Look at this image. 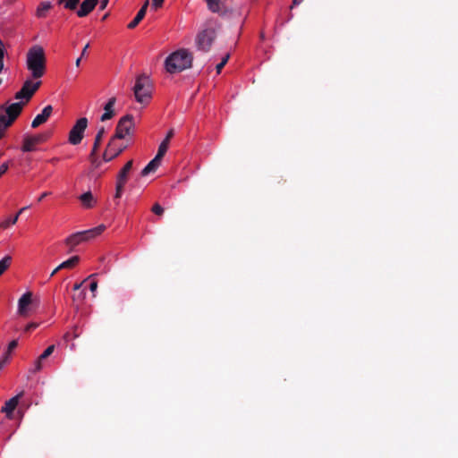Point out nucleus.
I'll return each instance as SVG.
<instances>
[{"instance_id":"f257e3e1","label":"nucleus","mask_w":458,"mask_h":458,"mask_svg":"<svg viewBox=\"0 0 458 458\" xmlns=\"http://www.w3.org/2000/svg\"><path fill=\"white\" fill-rule=\"evenodd\" d=\"M26 65L33 79H39L45 74L47 57L42 47L36 45L29 49L26 56Z\"/></svg>"},{"instance_id":"f03ea898","label":"nucleus","mask_w":458,"mask_h":458,"mask_svg":"<svg viewBox=\"0 0 458 458\" xmlns=\"http://www.w3.org/2000/svg\"><path fill=\"white\" fill-rule=\"evenodd\" d=\"M193 56L187 49H180L166 57L165 64L169 73L180 72L191 67Z\"/></svg>"},{"instance_id":"7ed1b4c3","label":"nucleus","mask_w":458,"mask_h":458,"mask_svg":"<svg viewBox=\"0 0 458 458\" xmlns=\"http://www.w3.org/2000/svg\"><path fill=\"white\" fill-rule=\"evenodd\" d=\"M135 99L141 105H148L151 99V85L148 78L140 75L137 78L133 87Z\"/></svg>"},{"instance_id":"20e7f679","label":"nucleus","mask_w":458,"mask_h":458,"mask_svg":"<svg viewBox=\"0 0 458 458\" xmlns=\"http://www.w3.org/2000/svg\"><path fill=\"white\" fill-rule=\"evenodd\" d=\"M216 38V30L214 28H207L199 31L195 39L198 50L208 52Z\"/></svg>"},{"instance_id":"39448f33","label":"nucleus","mask_w":458,"mask_h":458,"mask_svg":"<svg viewBox=\"0 0 458 458\" xmlns=\"http://www.w3.org/2000/svg\"><path fill=\"white\" fill-rule=\"evenodd\" d=\"M134 126V116L130 114H125L124 116L121 117L120 120L118 121L115 128V133L113 137L118 140L124 139L126 136L131 135L132 133Z\"/></svg>"},{"instance_id":"423d86ee","label":"nucleus","mask_w":458,"mask_h":458,"mask_svg":"<svg viewBox=\"0 0 458 458\" xmlns=\"http://www.w3.org/2000/svg\"><path fill=\"white\" fill-rule=\"evenodd\" d=\"M51 136L50 131L41 132L36 135H24L21 150L23 152H32L36 150V146L46 142Z\"/></svg>"},{"instance_id":"0eeeda50","label":"nucleus","mask_w":458,"mask_h":458,"mask_svg":"<svg viewBox=\"0 0 458 458\" xmlns=\"http://www.w3.org/2000/svg\"><path fill=\"white\" fill-rule=\"evenodd\" d=\"M88 127V119L81 117L77 120L69 132L68 140L72 145H78L81 142L85 130Z\"/></svg>"},{"instance_id":"6e6552de","label":"nucleus","mask_w":458,"mask_h":458,"mask_svg":"<svg viewBox=\"0 0 458 458\" xmlns=\"http://www.w3.org/2000/svg\"><path fill=\"white\" fill-rule=\"evenodd\" d=\"M40 85L41 81L32 82L30 80H27L23 83L21 89L16 92L14 98L16 99L25 98L26 102H28L32 98L34 93L38 89Z\"/></svg>"},{"instance_id":"1a4fd4ad","label":"nucleus","mask_w":458,"mask_h":458,"mask_svg":"<svg viewBox=\"0 0 458 458\" xmlns=\"http://www.w3.org/2000/svg\"><path fill=\"white\" fill-rule=\"evenodd\" d=\"M117 140L118 139H114V137H112L109 140L108 145L103 153V160L105 162H109L114 158L117 157L126 148V146L124 145H118L116 143Z\"/></svg>"},{"instance_id":"9d476101","label":"nucleus","mask_w":458,"mask_h":458,"mask_svg":"<svg viewBox=\"0 0 458 458\" xmlns=\"http://www.w3.org/2000/svg\"><path fill=\"white\" fill-rule=\"evenodd\" d=\"M24 105H25V103H23V102H17V103H13V104L9 105L8 106H2L0 108L2 110H4V114L9 118V122H12L13 123V122L21 114Z\"/></svg>"},{"instance_id":"9b49d317","label":"nucleus","mask_w":458,"mask_h":458,"mask_svg":"<svg viewBox=\"0 0 458 458\" xmlns=\"http://www.w3.org/2000/svg\"><path fill=\"white\" fill-rule=\"evenodd\" d=\"M32 293L27 292L18 301V314L25 317L28 315L29 306L32 304Z\"/></svg>"},{"instance_id":"f8f14e48","label":"nucleus","mask_w":458,"mask_h":458,"mask_svg":"<svg viewBox=\"0 0 458 458\" xmlns=\"http://www.w3.org/2000/svg\"><path fill=\"white\" fill-rule=\"evenodd\" d=\"M23 391H21L20 394L15 395L14 397L9 399L5 402L4 405L1 408V411L5 413L6 416L11 419L13 416V411L16 409L20 398L23 396Z\"/></svg>"},{"instance_id":"ddd939ff","label":"nucleus","mask_w":458,"mask_h":458,"mask_svg":"<svg viewBox=\"0 0 458 458\" xmlns=\"http://www.w3.org/2000/svg\"><path fill=\"white\" fill-rule=\"evenodd\" d=\"M53 112V107L51 105H48L45 106L41 112V114H38L32 121L31 127L37 128L39 125L45 123L48 118L51 116Z\"/></svg>"},{"instance_id":"4468645a","label":"nucleus","mask_w":458,"mask_h":458,"mask_svg":"<svg viewBox=\"0 0 458 458\" xmlns=\"http://www.w3.org/2000/svg\"><path fill=\"white\" fill-rule=\"evenodd\" d=\"M98 0H84L77 12L79 17H85L89 14L98 4Z\"/></svg>"},{"instance_id":"2eb2a0df","label":"nucleus","mask_w":458,"mask_h":458,"mask_svg":"<svg viewBox=\"0 0 458 458\" xmlns=\"http://www.w3.org/2000/svg\"><path fill=\"white\" fill-rule=\"evenodd\" d=\"M132 165H133L132 160L128 161L124 165V166L120 170V172L117 174L116 182L126 184L128 178H129V174L132 168Z\"/></svg>"},{"instance_id":"dca6fc26","label":"nucleus","mask_w":458,"mask_h":458,"mask_svg":"<svg viewBox=\"0 0 458 458\" xmlns=\"http://www.w3.org/2000/svg\"><path fill=\"white\" fill-rule=\"evenodd\" d=\"M148 6V0H147L144 4L141 6L134 19L128 24V29L132 30L134 29L145 17L146 12Z\"/></svg>"},{"instance_id":"f3484780","label":"nucleus","mask_w":458,"mask_h":458,"mask_svg":"<svg viewBox=\"0 0 458 458\" xmlns=\"http://www.w3.org/2000/svg\"><path fill=\"white\" fill-rule=\"evenodd\" d=\"M116 98L114 97H112L109 98L107 103L104 106L105 113L101 115L100 120L102 122H105L106 120L111 119L114 115V112L113 110V107L115 104Z\"/></svg>"},{"instance_id":"a211bd4d","label":"nucleus","mask_w":458,"mask_h":458,"mask_svg":"<svg viewBox=\"0 0 458 458\" xmlns=\"http://www.w3.org/2000/svg\"><path fill=\"white\" fill-rule=\"evenodd\" d=\"M105 229H106V226L104 225H100L97 227H94V228H91V229H89L86 231H81V233L85 242H87V241L94 239L98 235L101 234L105 231Z\"/></svg>"},{"instance_id":"6ab92c4d","label":"nucleus","mask_w":458,"mask_h":458,"mask_svg":"<svg viewBox=\"0 0 458 458\" xmlns=\"http://www.w3.org/2000/svg\"><path fill=\"white\" fill-rule=\"evenodd\" d=\"M85 242V240H84V238H83V236H82V234H81V232H78V233H73V234L70 235V236L65 240V243H66V245H68V246L70 247V251H72V250H73V249H74L77 245H79V244H81V243H82V242Z\"/></svg>"},{"instance_id":"aec40b11","label":"nucleus","mask_w":458,"mask_h":458,"mask_svg":"<svg viewBox=\"0 0 458 458\" xmlns=\"http://www.w3.org/2000/svg\"><path fill=\"white\" fill-rule=\"evenodd\" d=\"M161 158L156 156L141 171V176H147L150 173L155 172L161 164Z\"/></svg>"},{"instance_id":"412c9836","label":"nucleus","mask_w":458,"mask_h":458,"mask_svg":"<svg viewBox=\"0 0 458 458\" xmlns=\"http://www.w3.org/2000/svg\"><path fill=\"white\" fill-rule=\"evenodd\" d=\"M207 4L208 9L213 13H217L220 16H224L225 12L221 8V1L220 0H204Z\"/></svg>"},{"instance_id":"4be33fe9","label":"nucleus","mask_w":458,"mask_h":458,"mask_svg":"<svg viewBox=\"0 0 458 458\" xmlns=\"http://www.w3.org/2000/svg\"><path fill=\"white\" fill-rule=\"evenodd\" d=\"M80 200L84 208H91L94 207L96 200L91 193V191H87L80 196Z\"/></svg>"},{"instance_id":"5701e85b","label":"nucleus","mask_w":458,"mask_h":458,"mask_svg":"<svg viewBox=\"0 0 458 458\" xmlns=\"http://www.w3.org/2000/svg\"><path fill=\"white\" fill-rule=\"evenodd\" d=\"M13 124L5 114L0 113V140L4 136L5 131Z\"/></svg>"},{"instance_id":"b1692460","label":"nucleus","mask_w":458,"mask_h":458,"mask_svg":"<svg viewBox=\"0 0 458 458\" xmlns=\"http://www.w3.org/2000/svg\"><path fill=\"white\" fill-rule=\"evenodd\" d=\"M106 131H105V128L103 126H101L98 132H97V135L95 137V140H94V143H93V154L94 153H97L98 152V149L101 144V141H102V139L104 137V134H105Z\"/></svg>"},{"instance_id":"393cba45","label":"nucleus","mask_w":458,"mask_h":458,"mask_svg":"<svg viewBox=\"0 0 458 458\" xmlns=\"http://www.w3.org/2000/svg\"><path fill=\"white\" fill-rule=\"evenodd\" d=\"M80 261L79 256H73L70 258L69 259L64 261L58 266V268H72L74 267Z\"/></svg>"},{"instance_id":"a878e982","label":"nucleus","mask_w":458,"mask_h":458,"mask_svg":"<svg viewBox=\"0 0 458 458\" xmlns=\"http://www.w3.org/2000/svg\"><path fill=\"white\" fill-rule=\"evenodd\" d=\"M52 5L50 2H42L37 9V15L38 17H45L46 13L51 9Z\"/></svg>"},{"instance_id":"bb28decb","label":"nucleus","mask_w":458,"mask_h":458,"mask_svg":"<svg viewBox=\"0 0 458 458\" xmlns=\"http://www.w3.org/2000/svg\"><path fill=\"white\" fill-rule=\"evenodd\" d=\"M85 297H86L85 290L75 292L72 295V301H73L74 305H76L78 307L83 301Z\"/></svg>"},{"instance_id":"cd10ccee","label":"nucleus","mask_w":458,"mask_h":458,"mask_svg":"<svg viewBox=\"0 0 458 458\" xmlns=\"http://www.w3.org/2000/svg\"><path fill=\"white\" fill-rule=\"evenodd\" d=\"M168 146H169V143L167 142V140H164L159 147H158V150H157V158H163V157L165 155L167 149H168Z\"/></svg>"},{"instance_id":"c85d7f7f","label":"nucleus","mask_w":458,"mask_h":458,"mask_svg":"<svg viewBox=\"0 0 458 458\" xmlns=\"http://www.w3.org/2000/svg\"><path fill=\"white\" fill-rule=\"evenodd\" d=\"M11 261L12 258L10 256H5L4 259L0 260V276L10 267Z\"/></svg>"},{"instance_id":"c756f323","label":"nucleus","mask_w":458,"mask_h":458,"mask_svg":"<svg viewBox=\"0 0 458 458\" xmlns=\"http://www.w3.org/2000/svg\"><path fill=\"white\" fill-rule=\"evenodd\" d=\"M18 218H19V214H16L13 217L7 218V219L4 220L3 222L0 223V228L6 229L10 225H15L18 221Z\"/></svg>"},{"instance_id":"7c9ffc66","label":"nucleus","mask_w":458,"mask_h":458,"mask_svg":"<svg viewBox=\"0 0 458 458\" xmlns=\"http://www.w3.org/2000/svg\"><path fill=\"white\" fill-rule=\"evenodd\" d=\"M229 58H230V55H229V54H227V55H225L222 58L221 62H220L218 64H216V72H217V73H220V72H221L222 69H223V68L225 67V65L227 64V62H228Z\"/></svg>"},{"instance_id":"2f4dec72","label":"nucleus","mask_w":458,"mask_h":458,"mask_svg":"<svg viewBox=\"0 0 458 458\" xmlns=\"http://www.w3.org/2000/svg\"><path fill=\"white\" fill-rule=\"evenodd\" d=\"M124 186H125L124 183L116 182L115 194H114L115 199H118L122 197Z\"/></svg>"},{"instance_id":"473e14b6","label":"nucleus","mask_w":458,"mask_h":458,"mask_svg":"<svg viewBox=\"0 0 458 458\" xmlns=\"http://www.w3.org/2000/svg\"><path fill=\"white\" fill-rule=\"evenodd\" d=\"M89 160L95 168H98L101 165V162L97 157V153L93 154V149L89 154Z\"/></svg>"},{"instance_id":"72a5a7b5","label":"nucleus","mask_w":458,"mask_h":458,"mask_svg":"<svg viewBox=\"0 0 458 458\" xmlns=\"http://www.w3.org/2000/svg\"><path fill=\"white\" fill-rule=\"evenodd\" d=\"M63 4L64 8L68 10H75L79 3L76 0H65Z\"/></svg>"},{"instance_id":"f704fd0d","label":"nucleus","mask_w":458,"mask_h":458,"mask_svg":"<svg viewBox=\"0 0 458 458\" xmlns=\"http://www.w3.org/2000/svg\"><path fill=\"white\" fill-rule=\"evenodd\" d=\"M55 350V345H50L48 346L44 352L43 353L38 357L39 360H46L47 357H49L53 352Z\"/></svg>"},{"instance_id":"c9c22d12","label":"nucleus","mask_w":458,"mask_h":458,"mask_svg":"<svg viewBox=\"0 0 458 458\" xmlns=\"http://www.w3.org/2000/svg\"><path fill=\"white\" fill-rule=\"evenodd\" d=\"M97 276V274H91L89 275L85 280H83L82 282L81 283H77L73 285V291L74 292H79V291H81V288L82 287L83 284L89 280V279H93L94 277Z\"/></svg>"},{"instance_id":"e433bc0d","label":"nucleus","mask_w":458,"mask_h":458,"mask_svg":"<svg viewBox=\"0 0 458 458\" xmlns=\"http://www.w3.org/2000/svg\"><path fill=\"white\" fill-rule=\"evenodd\" d=\"M5 50L3 42L0 40V72L4 70V57Z\"/></svg>"},{"instance_id":"4c0bfd02","label":"nucleus","mask_w":458,"mask_h":458,"mask_svg":"<svg viewBox=\"0 0 458 458\" xmlns=\"http://www.w3.org/2000/svg\"><path fill=\"white\" fill-rule=\"evenodd\" d=\"M151 210L157 216H162L164 214V208L158 203L154 204Z\"/></svg>"},{"instance_id":"58836bf2","label":"nucleus","mask_w":458,"mask_h":458,"mask_svg":"<svg viewBox=\"0 0 458 458\" xmlns=\"http://www.w3.org/2000/svg\"><path fill=\"white\" fill-rule=\"evenodd\" d=\"M18 345V342L17 340H13L9 343L8 344V349H7V352L6 353L10 354V352L14 350Z\"/></svg>"},{"instance_id":"ea45409f","label":"nucleus","mask_w":458,"mask_h":458,"mask_svg":"<svg viewBox=\"0 0 458 458\" xmlns=\"http://www.w3.org/2000/svg\"><path fill=\"white\" fill-rule=\"evenodd\" d=\"M38 327V323H34V322H32V323H29V324L26 326V327H25L24 331H25V332H30L31 330L36 329Z\"/></svg>"},{"instance_id":"a19ab883","label":"nucleus","mask_w":458,"mask_h":458,"mask_svg":"<svg viewBox=\"0 0 458 458\" xmlns=\"http://www.w3.org/2000/svg\"><path fill=\"white\" fill-rule=\"evenodd\" d=\"M42 361L43 360H39V358H38V360L35 362V368L33 369V372H38L42 369Z\"/></svg>"},{"instance_id":"79ce46f5","label":"nucleus","mask_w":458,"mask_h":458,"mask_svg":"<svg viewBox=\"0 0 458 458\" xmlns=\"http://www.w3.org/2000/svg\"><path fill=\"white\" fill-rule=\"evenodd\" d=\"M8 163H4L0 165V177L4 174L6 173V171L8 170Z\"/></svg>"},{"instance_id":"37998d69","label":"nucleus","mask_w":458,"mask_h":458,"mask_svg":"<svg viewBox=\"0 0 458 458\" xmlns=\"http://www.w3.org/2000/svg\"><path fill=\"white\" fill-rule=\"evenodd\" d=\"M164 0H152V7L157 9L162 6Z\"/></svg>"},{"instance_id":"c03bdc74","label":"nucleus","mask_w":458,"mask_h":458,"mask_svg":"<svg viewBox=\"0 0 458 458\" xmlns=\"http://www.w3.org/2000/svg\"><path fill=\"white\" fill-rule=\"evenodd\" d=\"M98 289V282L96 280H93L91 281V283L89 284V290L92 292V293H95Z\"/></svg>"},{"instance_id":"a18cd8bd","label":"nucleus","mask_w":458,"mask_h":458,"mask_svg":"<svg viewBox=\"0 0 458 458\" xmlns=\"http://www.w3.org/2000/svg\"><path fill=\"white\" fill-rule=\"evenodd\" d=\"M78 326L73 327V331L72 335L73 339L78 338L80 336V332H78Z\"/></svg>"},{"instance_id":"49530a36","label":"nucleus","mask_w":458,"mask_h":458,"mask_svg":"<svg viewBox=\"0 0 458 458\" xmlns=\"http://www.w3.org/2000/svg\"><path fill=\"white\" fill-rule=\"evenodd\" d=\"M174 136V130L171 129L167 134H166V137L165 138V140H167V142L169 143L170 142V140L173 138Z\"/></svg>"},{"instance_id":"de8ad7c7","label":"nucleus","mask_w":458,"mask_h":458,"mask_svg":"<svg viewBox=\"0 0 458 458\" xmlns=\"http://www.w3.org/2000/svg\"><path fill=\"white\" fill-rule=\"evenodd\" d=\"M51 193L48 192V191H45L43 192L38 199V201L40 202L42 201L46 197H47L48 195H50Z\"/></svg>"},{"instance_id":"09e8293b","label":"nucleus","mask_w":458,"mask_h":458,"mask_svg":"<svg viewBox=\"0 0 458 458\" xmlns=\"http://www.w3.org/2000/svg\"><path fill=\"white\" fill-rule=\"evenodd\" d=\"M108 2L109 0H101L100 10H104L106 7Z\"/></svg>"},{"instance_id":"8fccbe9b","label":"nucleus","mask_w":458,"mask_h":458,"mask_svg":"<svg viewBox=\"0 0 458 458\" xmlns=\"http://www.w3.org/2000/svg\"><path fill=\"white\" fill-rule=\"evenodd\" d=\"M89 44L88 43V44L84 47V48L82 49V52H81V57H84V56L86 55V54H87V50H88V48H89Z\"/></svg>"},{"instance_id":"3c124183","label":"nucleus","mask_w":458,"mask_h":458,"mask_svg":"<svg viewBox=\"0 0 458 458\" xmlns=\"http://www.w3.org/2000/svg\"><path fill=\"white\" fill-rule=\"evenodd\" d=\"M9 359V354L8 353H5L3 360L0 361L1 363H3V367L4 366V364L7 362Z\"/></svg>"},{"instance_id":"603ef678","label":"nucleus","mask_w":458,"mask_h":458,"mask_svg":"<svg viewBox=\"0 0 458 458\" xmlns=\"http://www.w3.org/2000/svg\"><path fill=\"white\" fill-rule=\"evenodd\" d=\"M82 58H83V57L80 56V57H78V58L76 59V61H75V65H76V67H80V65H81V59H82Z\"/></svg>"},{"instance_id":"864d4df0","label":"nucleus","mask_w":458,"mask_h":458,"mask_svg":"<svg viewBox=\"0 0 458 458\" xmlns=\"http://www.w3.org/2000/svg\"><path fill=\"white\" fill-rule=\"evenodd\" d=\"M61 269H62V268H58V267H55V268L53 270V272L51 273L50 277L54 276H55V275L59 270H61Z\"/></svg>"},{"instance_id":"5fc2aeb1","label":"nucleus","mask_w":458,"mask_h":458,"mask_svg":"<svg viewBox=\"0 0 458 458\" xmlns=\"http://www.w3.org/2000/svg\"><path fill=\"white\" fill-rule=\"evenodd\" d=\"M301 0H293V5H292V8H293L294 5H298V4H301Z\"/></svg>"},{"instance_id":"6e6d98bb","label":"nucleus","mask_w":458,"mask_h":458,"mask_svg":"<svg viewBox=\"0 0 458 458\" xmlns=\"http://www.w3.org/2000/svg\"><path fill=\"white\" fill-rule=\"evenodd\" d=\"M27 208H29V207H24V208H21L17 214H19V216L23 213V211H25Z\"/></svg>"},{"instance_id":"4d7b16f0","label":"nucleus","mask_w":458,"mask_h":458,"mask_svg":"<svg viewBox=\"0 0 458 458\" xmlns=\"http://www.w3.org/2000/svg\"><path fill=\"white\" fill-rule=\"evenodd\" d=\"M71 335H71V333L67 332V333L64 335V338L66 341H68Z\"/></svg>"},{"instance_id":"13d9d810","label":"nucleus","mask_w":458,"mask_h":458,"mask_svg":"<svg viewBox=\"0 0 458 458\" xmlns=\"http://www.w3.org/2000/svg\"><path fill=\"white\" fill-rule=\"evenodd\" d=\"M57 161H58V158H52V159H51V162H52V163H55V162H57Z\"/></svg>"},{"instance_id":"bf43d9fd","label":"nucleus","mask_w":458,"mask_h":458,"mask_svg":"<svg viewBox=\"0 0 458 458\" xmlns=\"http://www.w3.org/2000/svg\"><path fill=\"white\" fill-rule=\"evenodd\" d=\"M65 0H57L59 4H62Z\"/></svg>"},{"instance_id":"052dcab7","label":"nucleus","mask_w":458,"mask_h":458,"mask_svg":"<svg viewBox=\"0 0 458 458\" xmlns=\"http://www.w3.org/2000/svg\"><path fill=\"white\" fill-rule=\"evenodd\" d=\"M3 369V363L0 362V370Z\"/></svg>"},{"instance_id":"680f3d73","label":"nucleus","mask_w":458,"mask_h":458,"mask_svg":"<svg viewBox=\"0 0 458 458\" xmlns=\"http://www.w3.org/2000/svg\"><path fill=\"white\" fill-rule=\"evenodd\" d=\"M2 83V79H0V84Z\"/></svg>"},{"instance_id":"e2e57ef3","label":"nucleus","mask_w":458,"mask_h":458,"mask_svg":"<svg viewBox=\"0 0 458 458\" xmlns=\"http://www.w3.org/2000/svg\"><path fill=\"white\" fill-rule=\"evenodd\" d=\"M78 3H80L81 0H76Z\"/></svg>"}]
</instances>
